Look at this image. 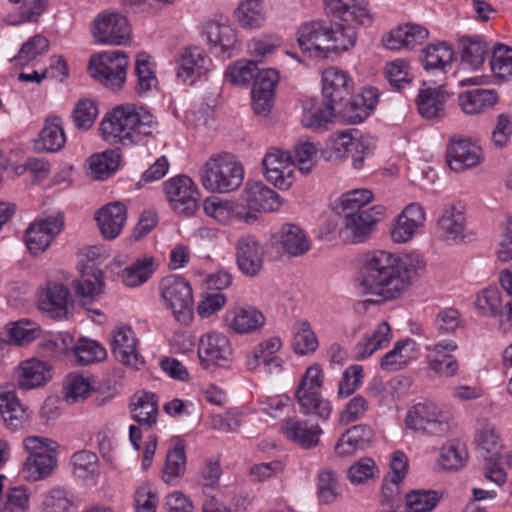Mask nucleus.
Returning a JSON list of instances; mask_svg holds the SVG:
<instances>
[{"label": "nucleus", "instance_id": "18", "mask_svg": "<svg viewBox=\"0 0 512 512\" xmlns=\"http://www.w3.org/2000/svg\"><path fill=\"white\" fill-rule=\"evenodd\" d=\"M203 35L215 53L230 57L239 49V41L235 29L225 22L209 20L203 26Z\"/></svg>", "mask_w": 512, "mask_h": 512}, {"label": "nucleus", "instance_id": "62", "mask_svg": "<svg viewBox=\"0 0 512 512\" xmlns=\"http://www.w3.org/2000/svg\"><path fill=\"white\" fill-rule=\"evenodd\" d=\"M29 495L23 486L11 487L0 498V512H28Z\"/></svg>", "mask_w": 512, "mask_h": 512}, {"label": "nucleus", "instance_id": "57", "mask_svg": "<svg viewBox=\"0 0 512 512\" xmlns=\"http://www.w3.org/2000/svg\"><path fill=\"white\" fill-rule=\"evenodd\" d=\"M293 329V348L296 353L305 355L317 349L318 340L308 321L296 322Z\"/></svg>", "mask_w": 512, "mask_h": 512}, {"label": "nucleus", "instance_id": "32", "mask_svg": "<svg viewBox=\"0 0 512 512\" xmlns=\"http://www.w3.org/2000/svg\"><path fill=\"white\" fill-rule=\"evenodd\" d=\"M281 431L288 440L307 449L318 445L322 433L319 425H308L306 420L298 417L288 418Z\"/></svg>", "mask_w": 512, "mask_h": 512}, {"label": "nucleus", "instance_id": "51", "mask_svg": "<svg viewBox=\"0 0 512 512\" xmlns=\"http://www.w3.org/2000/svg\"><path fill=\"white\" fill-rule=\"evenodd\" d=\"M490 67L497 78L503 81L512 80V48L507 45L497 43L493 47Z\"/></svg>", "mask_w": 512, "mask_h": 512}, {"label": "nucleus", "instance_id": "54", "mask_svg": "<svg viewBox=\"0 0 512 512\" xmlns=\"http://www.w3.org/2000/svg\"><path fill=\"white\" fill-rule=\"evenodd\" d=\"M153 273L151 257L137 259L122 272V281L128 287H137L145 283Z\"/></svg>", "mask_w": 512, "mask_h": 512}, {"label": "nucleus", "instance_id": "48", "mask_svg": "<svg viewBox=\"0 0 512 512\" xmlns=\"http://www.w3.org/2000/svg\"><path fill=\"white\" fill-rule=\"evenodd\" d=\"M57 466L56 455H42L39 458H27L23 465V473L29 481H39L52 475Z\"/></svg>", "mask_w": 512, "mask_h": 512}, {"label": "nucleus", "instance_id": "2", "mask_svg": "<svg viewBox=\"0 0 512 512\" xmlns=\"http://www.w3.org/2000/svg\"><path fill=\"white\" fill-rule=\"evenodd\" d=\"M425 267L422 257L407 256L404 259L384 250L367 253L360 270L361 286L366 293L381 300L399 297L411 284L418 270Z\"/></svg>", "mask_w": 512, "mask_h": 512}, {"label": "nucleus", "instance_id": "22", "mask_svg": "<svg viewBox=\"0 0 512 512\" xmlns=\"http://www.w3.org/2000/svg\"><path fill=\"white\" fill-rule=\"evenodd\" d=\"M446 160L451 170L461 172L479 164L480 150L468 140L454 136L449 140Z\"/></svg>", "mask_w": 512, "mask_h": 512}, {"label": "nucleus", "instance_id": "4", "mask_svg": "<svg viewBox=\"0 0 512 512\" xmlns=\"http://www.w3.org/2000/svg\"><path fill=\"white\" fill-rule=\"evenodd\" d=\"M200 182L210 192L229 193L243 182L244 168L228 153L210 157L199 171Z\"/></svg>", "mask_w": 512, "mask_h": 512}, {"label": "nucleus", "instance_id": "52", "mask_svg": "<svg viewBox=\"0 0 512 512\" xmlns=\"http://www.w3.org/2000/svg\"><path fill=\"white\" fill-rule=\"evenodd\" d=\"M74 504V495L65 487L51 488L42 502V512H69Z\"/></svg>", "mask_w": 512, "mask_h": 512}, {"label": "nucleus", "instance_id": "47", "mask_svg": "<svg viewBox=\"0 0 512 512\" xmlns=\"http://www.w3.org/2000/svg\"><path fill=\"white\" fill-rule=\"evenodd\" d=\"M414 342L411 339L398 341L394 348L381 360V367L387 371H397L405 367L412 358Z\"/></svg>", "mask_w": 512, "mask_h": 512}, {"label": "nucleus", "instance_id": "31", "mask_svg": "<svg viewBox=\"0 0 512 512\" xmlns=\"http://www.w3.org/2000/svg\"><path fill=\"white\" fill-rule=\"evenodd\" d=\"M51 378L50 366L36 359L22 362L16 371L17 385L22 390H31L43 386Z\"/></svg>", "mask_w": 512, "mask_h": 512}, {"label": "nucleus", "instance_id": "61", "mask_svg": "<svg viewBox=\"0 0 512 512\" xmlns=\"http://www.w3.org/2000/svg\"><path fill=\"white\" fill-rule=\"evenodd\" d=\"M73 473L78 478L87 479L98 473V457L87 450L78 451L71 458Z\"/></svg>", "mask_w": 512, "mask_h": 512}, {"label": "nucleus", "instance_id": "64", "mask_svg": "<svg viewBox=\"0 0 512 512\" xmlns=\"http://www.w3.org/2000/svg\"><path fill=\"white\" fill-rule=\"evenodd\" d=\"M97 116L98 108L96 103L87 98L79 100L72 112L75 127L80 130L90 129Z\"/></svg>", "mask_w": 512, "mask_h": 512}, {"label": "nucleus", "instance_id": "55", "mask_svg": "<svg viewBox=\"0 0 512 512\" xmlns=\"http://www.w3.org/2000/svg\"><path fill=\"white\" fill-rule=\"evenodd\" d=\"M185 467V447L181 442H178L166 455V462L163 471L164 482L169 484L175 479L181 477L185 472Z\"/></svg>", "mask_w": 512, "mask_h": 512}, {"label": "nucleus", "instance_id": "33", "mask_svg": "<svg viewBox=\"0 0 512 512\" xmlns=\"http://www.w3.org/2000/svg\"><path fill=\"white\" fill-rule=\"evenodd\" d=\"M103 286V273L95 264L86 265L81 271L80 278L74 282L75 293L83 305L98 297L102 293Z\"/></svg>", "mask_w": 512, "mask_h": 512}, {"label": "nucleus", "instance_id": "60", "mask_svg": "<svg viewBox=\"0 0 512 512\" xmlns=\"http://www.w3.org/2000/svg\"><path fill=\"white\" fill-rule=\"evenodd\" d=\"M357 140L358 138H354L347 132L331 136L325 148V158L327 160H339L348 157Z\"/></svg>", "mask_w": 512, "mask_h": 512}, {"label": "nucleus", "instance_id": "25", "mask_svg": "<svg viewBox=\"0 0 512 512\" xmlns=\"http://www.w3.org/2000/svg\"><path fill=\"white\" fill-rule=\"evenodd\" d=\"M425 212L418 203H411L398 216L391 238L395 243H406L424 225Z\"/></svg>", "mask_w": 512, "mask_h": 512}, {"label": "nucleus", "instance_id": "6", "mask_svg": "<svg viewBox=\"0 0 512 512\" xmlns=\"http://www.w3.org/2000/svg\"><path fill=\"white\" fill-rule=\"evenodd\" d=\"M127 56L122 51L104 52L89 61V73L111 90L119 89L126 79Z\"/></svg>", "mask_w": 512, "mask_h": 512}, {"label": "nucleus", "instance_id": "3", "mask_svg": "<svg viewBox=\"0 0 512 512\" xmlns=\"http://www.w3.org/2000/svg\"><path fill=\"white\" fill-rule=\"evenodd\" d=\"M157 121L142 106L124 104L107 112L99 127L101 137L110 143L135 144L152 135Z\"/></svg>", "mask_w": 512, "mask_h": 512}, {"label": "nucleus", "instance_id": "30", "mask_svg": "<svg viewBox=\"0 0 512 512\" xmlns=\"http://www.w3.org/2000/svg\"><path fill=\"white\" fill-rule=\"evenodd\" d=\"M126 218V207L121 202L109 203L95 215L101 234L108 240L115 239L120 234Z\"/></svg>", "mask_w": 512, "mask_h": 512}, {"label": "nucleus", "instance_id": "45", "mask_svg": "<svg viewBox=\"0 0 512 512\" xmlns=\"http://www.w3.org/2000/svg\"><path fill=\"white\" fill-rule=\"evenodd\" d=\"M119 159L115 150L93 155L88 160V174L95 180H104L116 171Z\"/></svg>", "mask_w": 512, "mask_h": 512}, {"label": "nucleus", "instance_id": "1", "mask_svg": "<svg viewBox=\"0 0 512 512\" xmlns=\"http://www.w3.org/2000/svg\"><path fill=\"white\" fill-rule=\"evenodd\" d=\"M326 9L333 19L330 23L315 20L301 25L297 42L303 52L327 57L329 52H344L352 48L357 39V26L369 25L372 17L365 0H325Z\"/></svg>", "mask_w": 512, "mask_h": 512}, {"label": "nucleus", "instance_id": "40", "mask_svg": "<svg viewBox=\"0 0 512 512\" xmlns=\"http://www.w3.org/2000/svg\"><path fill=\"white\" fill-rule=\"evenodd\" d=\"M294 397L301 413L316 416L323 421L330 417L332 412L331 403L323 398L319 391L295 392Z\"/></svg>", "mask_w": 512, "mask_h": 512}, {"label": "nucleus", "instance_id": "8", "mask_svg": "<svg viewBox=\"0 0 512 512\" xmlns=\"http://www.w3.org/2000/svg\"><path fill=\"white\" fill-rule=\"evenodd\" d=\"M164 192L171 209L179 215H194L199 208L198 189L188 176L180 175L167 180Z\"/></svg>", "mask_w": 512, "mask_h": 512}, {"label": "nucleus", "instance_id": "11", "mask_svg": "<svg viewBox=\"0 0 512 512\" xmlns=\"http://www.w3.org/2000/svg\"><path fill=\"white\" fill-rule=\"evenodd\" d=\"M266 179L275 187L287 190L294 181L293 156L279 148H270L262 160Z\"/></svg>", "mask_w": 512, "mask_h": 512}, {"label": "nucleus", "instance_id": "50", "mask_svg": "<svg viewBox=\"0 0 512 512\" xmlns=\"http://www.w3.org/2000/svg\"><path fill=\"white\" fill-rule=\"evenodd\" d=\"M239 24L244 28H259L265 21L263 4L259 0L242 2L235 11Z\"/></svg>", "mask_w": 512, "mask_h": 512}, {"label": "nucleus", "instance_id": "7", "mask_svg": "<svg viewBox=\"0 0 512 512\" xmlns=\"http://www.w3.org/2000/svg\"><path fill=\"white\" fill-rule=\"evenodd\" d=\"M408 428L432 436L445 435L450 428L446 414L432 402L416 404L406 416Z\"/></svg>", "mask_w": 512, "mask_h": 512}, {"label": "nucleus", "instance_id": "16", "mask_svg": "<svg viewBox=\"0 0 512 512\" xmlns=\"http://www.w3.org/2000/svg\"><path fill=\"white\" fill-rule=\"evenodd\" d=\"M449 98L450 94L442 85L422 88L415 100L417 111L426 120L440 121L446 116Z\"/></svg>", "mask_w": 512, "mask_h": 512}, {"label": "nucleus", "instance_id": "44", "mask_svg": "<svg viewBox=\"0 0 512 512\" xmlns=\"http://www.w3.org/2000/svg\"><path fill=\"white\" fill-rule=\"evenodd\" d=\"M281 244L284 251L291 256H301L310 249V242L304 231L294 224L283 226Z\"/></svg>", "mask_w": 512, "mask_h": 512}, {"label": "nucleus", "instance_id": "41", "mask_svg": "<svg viewBox=\"0 0 512 512\" xmlns=\"http://www.w3.org/2000/svg\"><path fill=\"white\" fill-rule=\"evenodd\" d=\"M459 45L462 65L474 71L480 69L489 52L487 44L479 38L465 36L460 39Z\"/></svg>", "mask_w": 512, "mask_h": 512}, {"label": "nucleus", "instance_id": "46", "mask_svg": "<svg viewBox=\"0 0 512 512\" xmlns=\"http://www.w3.org/2000/svg\"><path fill=\"white\" fill-rule=\"evenodd\" d=\"M7 332L9 336L8 340L0 338L1 350L4 346H7L8 343L21 345L33 341L39 335L40 329L30 320L22 319L17 322L9 323L7 325Z\"/></svg>", "mask_w": 512, "mask_h": 512}, {"label": "nucleus", "instance_id": "13", "mask_svg": "<svg viewBox=\"0 0 512 512\" xmlns=\"http://www.w3.org/2000/svg\"><path fill=\"white\" fill-rule=\"evenodd\" d=\"M93 36L98 43L122 45L130 37V26L126 17L118 13H102L94 20Z\"/></svg>", "mask_w": 512, "mask_h": 512}, {"label": "nucleus", "instance_id": "36", "mask_svg": "<svg viewBox=\"0 0 512 512\" xmlns=\"http://www.w3.org/2000/svg\"><path fill=\"white\" fill-rule=\"evenodd\" d=\"M373 199L368 189H355L341 196L339 199L338 214L342 220L358 216L360 213H370L371 207L366 208Z\"/></svg>", "mask_w": 512, "mask_h": 512}, {"label": "nucleus", "instance_id": "49", "mask_svg": "<svg viewBox=\"0 0 512 512\" xmlns=\"http://www.w3.org/2000/svg\"><path fill=\"white\" fill-rule=\"evenodd\" d=\"M135 73L137 76L136 92L139 95L143 96L157 89L158 80L155 72L151 69L149 56L146 53L137 56Z\"/></svg>", "mask_w": 512, "mask_h": 512}, {"label": "nucleus", "instance_id": "35", "mask_svg": "<svg viewBox=\"0 0 512 512\" xmlns=\"http://www.w3.org/2000/svg\"><path fill=\"white\" fill-rule=\"evenodd\" d=\"M498 95L493 89L475 88L461 93L458 97L462 111L469 115L484 113L493 108Z\"/></svg>", "mask_w": 512, "mask_h": 512}, {"label": "nucleus", "instance_id": "24", "mask_svg": "<svg viewBox=\"0 0 512 512\" xmlns=\"http://www.w3.org/2000/svg\"><path fill=\"white\" fill-rule=\"evenodd\" d=\"M466 220L462 208L451 205L446 207L437 223L439 238L448 244H458L465 238Z\"/></svg>", "mask_w": 512, "mask_h": 512}, {"label": "nucleus", "instance_id": "9", "mask_svg": "<svg viewBox=\"0 0 512 512\" xmlns=\"http://www.w3.org/2000/svg\"><path fill=\"white\" fill-rule=\"evenodd\" d=\"M479 454L488 464L484 469L486 479L501 486L506 482V472L498 466L502 458V445L494 427L485 425L479 433Z\"/></svg>", "mask_w": 512, "mask_h": 512}, {"label": "nucleus", "instance_id": "34", "mask_svg": "<svg viewBox=\"0 0 512 512\" xmlns=\"http://www.w3.org/2000/svg\"><path fill=\"white\" fill-rule=\"evenodd\" d=\"M203 209L206 215L214 218L220 223H229L232 220L248 219V212L243 203L220 200L216 197L207 198L204 201Z\"/></svg>", "mask_w": 512, "mask_h": 512}, {"label": "nucleus", "instance_id": "27", "mask_svg": "<svg viewBox=\"0 0 512 512\" xmlns=\"http://www.w3.org/2000/svg\"><path fill=\"white\" fill-rule=\"evenodd\" d=\"M476 306L484 315L499 318V324L506 331L512 322V299L502 306L500 292L495 288L485 289L476 299Z\"/></svg>", "mask_w": 512, "mask_h": 512}, {"label": "nucleus", "instance_id": "5", "mask_svg": "<svg viewBox=\"0 0 512 512\" xmlns=\"http://www.w3.org/2000/svg\"><path fill=\"white\" fill-rule=\"evenodd\" d=\"M161 295L177 322L188 324L192 320L193 296L188 281L174 275L164 278L161 282Z\"/></svg>", "mask_w": 512, "mask_h": 512}, {"label": "nucleus", "instance_id": "21", "mask_svg": "<svg viewBox=\"0 0 512 512\" xmlns=\"http://www.w3.org/2000/svg\"><path fill=\"white\" fill-rule=\"evenodd\" d=\"M378 103L377 89L369 87L363 89L360 95L352 97L343 107H337L336 113L347 124L363 122Z\"/></svg>", "mask_w": 512, "mask_h": 512}, {"label": "nucleus", "instance_id": "38", "mask_svg": "<svg viewBox=\"0 0 512 512\" xmlns=\"http://www.w3.org/2000/svg\"><path fill=\"white\" fill-rule=\"evenodd\" d=\"M454 60L453 49L446 43L428 45L422 50L421 62L426 71L439 70L446 73Z\"/></svg>", "mask_w": 512, "mask_h": 512}, {"label": "nucleus", "instance_id": "15", "mask_svg": "<svg viewBox=\"0 0 512 512\" xmlns=\"http://www.w3.org/2000/svg\"><path fill=\"white\" fill-rule=\"evenodd\" d=\"M246 211L274 212L281 206L279 195L261 182H247L241 193Z\"/></svg>", "mask_w": 512, "mask_h": 512}, {"label": "nucleus", "instance_id": "56", "mask_svg": "<svg viewBox=\"0 0 512 512\" xmlns=\"http://www.w3.org/2000/svg\"><path fill=\"white\" fill-rule=\"evenodd\" d=\"M74 356L80 365H89L106 358V350L96 341L81 338L75 343Z\"/></svg>", "mask_w": 512, "mask_h": 512}, {"label": "nucleus", "instance_id": "10", "mask_svg": "<svg viewBox=\"0 0 512 512\" xmlns=\"http://www.w3.org/2000/svg\"><path fill=\"white\" fill-rule=\"evenodd\" d=\"M198 356L201 365L207 370L228 366L232 360L229 339L217 332L203 335L198 343Z\"/></svg>", "mask_w": 512, "mask_h": 512}, {"label": "nucleus", "instance_id": "59", "mask_svg": "<svg viewBox=\"0 0 512 512\" xmlns=\"http://www.w3.org/2000/svg\"><path fill=\"white\" fill-rule=\"evenodd\" d=\"M49 48V41L42 35H35L26 41L18 54L12 59L16 65H28L38 56L45 54Z\"/></svg>", "mask_w": 512, "mask_h": 512}, {"label": "nucleus", "instance_id": "43", "mask_svg": "<svg viewBox=\"0 0 512 512\" xmlns=\"http://www.w3.org/2000/svg\"><path fill=\"white\" fill-rule=\"evenodd\" d=\"M66 143V136L59 117H48L39 134L38 144L45 152H57Z\"/></svg>", "mask_w": 512, "mask_h": 512}, {"label": "nucleus", "instance_id": "28", "mask_svg": "<svg viewBox=\"0 0 512 512\" xmlns=\"http://www.w3.org/2000/svg\"><path fill=\"white\" fill-rule=\"evenodd\" d=\"M428 35L429 32L426 27L406 23L387 33L383 38V44L389 50H399L421 44L428 38Z\"/></svg>", "mask_w": 512, "mask_h": 512}, {"label": "nucleus", "instance_id": "17", "mask_svg": "<svg viewBox=\"0 0 512 512\" xmlns=\"http://www.w3.org/2000/svg\"><path fill=\"white\" fill-rule=\"evenodd\" d=\"M177 64V76L193 84L210 71L211 59L201 48L187 47L179 54Z\"/></svg>", "mask_w": 512, "mask_h": 512}, {"label": "nucleus", "instance_id": "37", "mask_svg": "<svg viewBox=\"0 0 512 512\" xmlns=\"http://www.w3.org/2000/svg\"><path fill=\"white\" fill-rule=\"evenodd\" d=\"M132 418L141 426L151 428L158 416V399L154 393L142 392L135 395L131 404Z\"/></svg>", "mask_w": 512, "mask_h": 512}, {"label": "nucleus", "instance_id": "26", "mask_svg": "<svg viewBox=\"0 0 512 512\" xmlns=\"http://www.w3.org/2000/svg\"><path fill=\"white\" fill-rule=\"evenodd\" d=\"M111 349L115 358L124 365L138 369L143 363L142 357L136 350V339L130 327L114 330Z\"/></svg>", "mask_w": 512, "mask_h": 512}, {"label": "nucleus", "instance_id": "14", "mask_svg": "<svg viewBox=\"0 0 512 512\" xmlns=\"http://www.w3.org/2000/svg\"><path fill=\"white\" fill-rule=\"evenodd\" d=\"M371 211L342 220L341 237L351 243L365 242L374 231L377 222L383 217L385 208L382 205H375L371 207Z\"/></svg>", "mask_w": 512, "mask_h": 512}, {"label": "nucleus", "instance_id": "19", "mask_svg": "<svg viewBox=\"0 0 512 512\" xmlns=\"http://www.w3.org/2000/svg\"><path fill=\"white\" fill-rule=\"evenodd\" d=\"M352 90L353 81L346 72L334 67L324 70L322 74L323 100L337 108L351 95Z\"/></svg>", "mask_w": 512, "mask_h": 512}, {"label": "nucleus", "instance_id": "39", "mask_svg": "<svg viewBox=\"0 0 512 512\" xmlns=\"http://www.w3.org/2000/svg\"><path fill=\"white\" fill-rule=\"evenodd\" d=\"M337 108L323 100L322 103H311L304 108L301 123L304 127L314 131H322L332 122Z\"/></svg>", "mask_w": 512, "mask_h": 512}, {"label": "nucleus", "instance_id": "23", "mask_svg": "<svg viewBox=\"0 0 512 512\" xmlns=\"http://www.w3.org/2000/svg\"><path fill=\"white\" fill-rule=\"evenodd\" d=\"M71 300L69 289L62 283L50 282L38 300L39 309L52 319H62L68 314Z\"/></svg>", "mask_w": 512, "mask_h": 512}, {"label": "nucleus", "instance_id": "29", "mask_svg": "<svg viewBox=\"0 0 512 512\" xmlns=\"http://www.w3.org/2000/svg\"><path fill=\"white\" fill-rule=\"evenodd\" d=\"M224 322L238 334H249L264 326L265 317L254 307H237L226 312Z\"/></svg>", "mask_w": 512, "mask_h": 512}, {"label": "nucleus", "instance_id": "12", "mask_svg": "<svg viewBox=\"0 0 512 512\" xmlns=\"http://www.w3.org/2000/svg\"><path fill=\"white\" fill-rule=\"evenodd\" d=\"M64 226L61 214L38 219L31 223L25 231V244L33 255L44 252Z\"/></svg>", "mask_w": 512, "mask_h": 512}, {"label": "nucleus", "instance_id": "42", "mask_svg": "<svg viewBox=\"0 0 512 512\" xmlns=\"http://www.w3.org/2000/svg\"><path fill=\"white\" fill-rule=\"evenodd\" d=\"M0 416L8 428L18 429L26 420V412L15 392L0 391Z\"/></svg>", "mask_w": 512, "mask_h": 512}, {"label": "nucleus", "instance_id": "58", "mask_svg": "<svg viewBox=\"0 0 512 512\" xmlns=\"http://www.w3.org/2000/svg\"><path fill=\"white\" fill-rule=\"evenodd\" d=\"M468 453L464 443L451 441L443 446L440 454V464L445 470H457L467 461Z\"/></svg>", "mask_w": 512, "mask_h": 512}, {"label": "nucleus", "instance_id": "63", "mask_svg": "<svg viewBox=\"0 0 512 512\" xmlns=\"http://www.w3.org/2000/svg\"><path fill=\"white\" fill-rule=\"evenodd\" d=\"M258 70L259 67L253 60L238 61L228 68L225 76L234 85L247 86L251 81L254 82Z\"/></svg>", "mask_w": 512, "mask_h": 512}, {"label": "nucleus", "instance_id": "20", "mask_svg": "<svg viewBox=\"0 0 512 512\" xmlns=\"http://www.w3.org/2000/svg\"><path fill=\"white\" fill-rule=\"evenodd\" d=\"M264 251L252 235L238 239L236 243V262L239 270L248 277L259 274L263 267Z\"/></svg>", "mask_w": 512, "mask_h": 512}, {"label": "nucleus", "instance_id": "53", "mask_svg": "<svg viewBox=\"0 0 512 512\" xmlns=\"http://www.w3.org/2000/svg\"><path fill=\"white\" fill-rule=\"evenodd\" d=\"M440 500L438 492L412 490L405 496L406 512H431Z\"/></svg>", "mask_w": 512, "mask_h": 512}]
</instances>
